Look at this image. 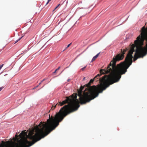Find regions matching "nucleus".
<instances>
[{"label": "nucleus", "instance_id": "6", "mask_svg": "<svg viewBox=\"0 0 147 147\" xmlns=\"http://www.w3.org/2000/svg\"><path fill=\"white\" fill-rule=\"evenodd\" d=\"M108 67H107V68L106 70H105L104 69H101L100 70V74H98V75H97L93 79H91L90 80L89 82L90 83H92L93 82L94 80H95L96 78L98 79V77H100L102 74H107L109 73H111L110 74H111L112 73V72H108V73H107V71H108Z\"/></svg>", "mask_w": 147, "mask_h": 147}, {"label": "nucleus", "instance_id": "19", "mask_svg": "<svg viewBox=\"0 0 147 147\" xmlns=\"http://www.w3.org/2000/svg\"><path fill=\"white\" fill-rule=\"evenodd\" d=\"M45 80V79H43L42 81H41V82H43V81H44V80Z\"/></svg>", "mask_w": 147, "mask_h": 147}, {"label": "nucleus", "instance_id": "12", "mask_svg": "<svg viewBox=\"0 0 147 147\" xmlns=\"http://www.w3.org/2000/svg\"><path fill=\"white\" fill-rule=\"evenodd\" d=\"M86 66H85V67H83L81 69V70H82V71H84V70L85 69V68H86Z\"/></svg>", "mask_w": 147, "mask_h": 147}, {"label": "nucleus", "instance_id": "7", "mask_svg": "<svg viewBox=\"0 0 147 147\" xmlns=\"http://www.w3.org/2000/svg\"><path fill=\"white\" fill-rule=\"evenodd\" d=\"M100 53V52L98 53L96 55L94 56L92 58L91 62H92L95 61L96 60V59L98 57Z\"/></svg>", "mask_w": 147, "mask_h": 147}, {"label": "nucleus", "instance_id": "15", "mask_svg": "<svg viewBox=\"0 0 147 147\" xmlns=\"http://www.w3.org/2000/svg\"><path fill=\"white\" fill-rule=\"evenodd\" d=\"M60 5V4H59L56 7V8H57Z\"/></svg>", "mask_w": 147, "mask_h": 147}, {"label": "nucleus", "instance_id": "24", "mask_svg": "<svg viewBox=\"0 0 147 147\" xmlns=\"http://www.w3.org/2000/svg\"><path fill=\"white\" fill-rule=\"evenodd\" d=\"M7 75V74H6L5 75H5Z\"/></svg>", "mask_w": 147, "mask_h": 147}, {"label": "nucleus", "instance_id": "2", "mask_svg": "<svg viewBox=\"0 0 147 147\" xmlns=\"http://www.w3.org/2000/svg\"><path fill=\"white\" fill-rule=\"evenodd\" d=\"M136 47V45L135 43L131 46V49L127 54L124 61L118 64L117 66L116 65V62L123 58L124 54L128 49L126 48L123 49V51L121 49V54H118L113 58L108 66V69L107 71V73L111 72H112L111 76L109 78V79L110 80L111 78L114 79L111 84L118 82L121 78V75L125 74L127 71V69L132 63L133 57L132 55L133 52L135 51L134 48Z\"/></svg>", "mask_w": 147, "mask_h": 147}, {"label": "nucleus", "instance_id": "1", "mask_svg": "<svg viewBox=\"0 0 147 147\" xmlns=\"http://www.w3.org/2000/svg\"><path fill=\"white\" fill-rule=\"evenodd\" d=\"M66 98L65 100L62 102H59L58 105L62 106L66 103L68 104L61 108L54 117H52L50 118L49 116L47 122H40L34 129L30 131L28 134L26 130L23 131L26 133V137L27 139L28 138L32 140L31 142L32 145L55 129L66 116L78 110L80 105L79 101L77 99V94L74 96L73 95L72 96L66 97Z\"/></svg>", "mask_w": 147, "mask_h": 147}, {"label": "nucleus", "instance_id": "10", "mask_svg": "<svg viewBox=\"0 0 147 147\" xmlns=\"http://www.w3.org/2000/svg\"><path fill=\"white\" fill-rule=\"evenodd\" d=\"M22 37H21V38H19V39H18L16 41V42H15V43H16V42H18L19 41V40L21 39L22 38Z\"/></svg>", "mask_w": 147, "mask_h": 147}, {"label": "nucleus", "instance_id": "18", "mask_svg": "<svg viewBox=\"0 0 147 147\" xmlns=\"http://www.w3.org/2000/svg\"><path fill=\"white\" fill-rule=\"evenodd\" d=\"M57 71L55 70V71L53 72V73H56V72Z\"/></svg>", "mask_w": 147, "mask_h": 147}, {"label": "nucleus", "instance_id": "9", "mask_svg": "<svg viewBox=\"0 0 147 147\" xmlns=\"http://www.w3.org/2000/svg\"><path fill=\"white\" fill-rule=\"evenodd\" d=\"M71 44V43H70L67 46V47H66L65 48V50H63V51H64L66 49H67L70 46V45Z\"/></svg>", "mask_w": 147, "mask_h": 147}, {"label": "nucleus", "instance_id": "8", "mask_svg": "<svg viewBox=\"0 0 147 147\" xmlns=\"http://www.w3.org/2000/svg\"><path fill=\"white\" fill-rule=\"evenodd\" d=\"M58 105V104H56L54 106V107H53V106L51 108V109L52 110H53V109H54L56 107V105Z\"/></svg>", "mask_w": 147, "mask_h": 147}, {"label": "nucleus", "instance_id": "3", "mask_svg": "<svg viewBox=\"0 0 147 147\" xmlns=\"http://www.w3.org/2000/svg\"><path fill=\"white\" fill-rule=\"evenodd\" d=\"M112 73L109 75H105L102 78L99 79L101 86L96 87L95 86H91V83L89 82L84 86H81L78 90V95L81 104H85L97 97L100 93L102 92L110 85L114 79H109L111 76Z\"/></svg>", "mask_w": 147, "mask_h": 147}, {"label": "nucleus", "instance_id": "17", "mask_svg": "<svg viewBox=\"0 0 147 147\" xmlns=\"http://www.w3.org/2000/svg\"><path fill=\"white\" fill-rule=\"evenodd\" d=\"M60 67L59 66L57 69H56V70L57 71L60 68Z\"/></svg>", "mask_w": 147, "mask_h": 147}, {"label": "nucleus", "instance_id": "4", "mask_svg": "<svg viewBox=\"0 0 147 147\" xmlns=\"http://www.w3.org/2000/svg\"><path fill=\"white\" fill-rule=\"evenodd\" d=\"M26 135V133L22 131L18 136L16 135V138H13V142L12 140L5 142L2 141L0 147H29L32 145L30 142L27 140Z\"/></svg>", "mask_w": 147, "mask_h": 147}, {"label": "nucleus", "instance_id": "11", "mask_svg": "<svg viewBox=\"0 0 147 147\" xmlns=\"http://www.w3.org/2000/svg\"><path fill=\"white\" fill-rule=\"evenodd\" d=\"M4 65V64H3L0 66V70L2 68V67L3 66V65Z\"/></svg>", "mask_w": 147, "mask_h": 147}, {"label": "nucleus", "instance_id": "21", "mask_svg": "<svg viewBox=\"0 0 147 147\" xmlns=\"http://www.w3.org/2000/svg\"><path fill=\"white\" fill-rule=\"evenodd\" d=\"M83 80H85V77H84V78H83Z\"/></svg>", "mask_w": 147, "mask_h": 147}, {"label": "nucleus", "instance_id": "5", "mask_svg": "<svg viewBox=\"0 0 147 147\" xmlns=\"http://www.w3.org/2000/svg\"><path fill=\"white\" fill-rule=\"evenodd\" d=\"M141 36H138L136 40L135 41L136 49L135 50L136 53L134 55V61L136 60L138 58L143 57L147 54V43L146 47H142L144 44V38H141Z\"/></svg>", "mask_w": 147, "mask_h": 147}, {"label": "nucleus", "instance_id": "14", "mask_svg": "<svg viewBox=\"0 0 147 147\" xmlns=\"http://www.w3.org/2000/svg\"><path fill=\"white\" fill-rule=\"evenodd\" d=\"M39 86V85H38V86H36L35 87L33 88V89H35L36 88H37Z\"/></svg>", "mask_w": 147, "mask_h": 147}, {"label": "nucleus", "instance_id": "22", "mask_svg": "<svg viewBox=\"0 0 147 147\" xmlns=\"http://www.w3.org/2000/svg\"><path fill=\"white\" fill-rule=\"evenodd\" d=\"M42 82H41L39 83V85Z\"/></svg>", "mask_w": 147, "mask_h": 147}, {"label": "nucleus", "instance_id": "23", "mask_svg": "<svg viewBox=\"0 0 147 147\" xmlns=\"http://www.w3.org/2000/svg\"><path fill=\"white\" fill-rule=\"evenodd\" d=\"M57 8H56V7L55 8V9H54V10H55V9H56Z\"/></svg>", "mask_w": 147, "mask_h": 147}, {"label": "nucleus", "instance_id": "16", "mask_svg": "<svg viewBox=\"0 0 147 147\" xmlns=\"http://www.w3.org/2000/svg\"><path fill=\"white\" fill-rule=\"evenodd\" d=\"M3 88V87H1L0 88V91H1L2 89Z\"/></svg>", "mask_w": 147, "mask_h": 147}, {"label": "nucleus", "instance_id": "20", "mask_svg": "<svg viewBox=\"0 0 147 147\" xmlns=\"http://www.w3.org/2000/svg\"><path fill=\"white\" fill-rule=\"evenodd\" d=\"M70 79H68V80H67V81L68 82H69V81H70Z\"/></svg>", "mask_w": 147, "mask_h": 147}, {"label": "nucleus", "instance_id": "13", "mask_svg": "<svg viewBox=\"0 0 147 147\" xmlns=\"http://www.w3.org/2000/svg\"><path fill=\"white\" fill-rule=\"evenodd\" d=\"M51 0H48L47 2V3L46 4V5H47L48 3H49L51 1Z\"/></svg>", "mask_w": 147, "mask_h": 147}]
</instances>
